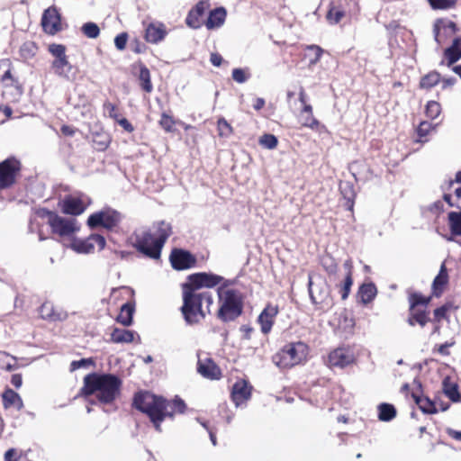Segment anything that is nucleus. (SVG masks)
Segmentation results:
<instances>
[{
	"instance_id": "obj_1",
	"label": "nucleus",
	"mask_w": 461,
	"mask_h": 461,
	"mask_svg": "<svg viewBox=\"0 0 461 461\" xmlns=\"http://www.w3.org/2000/svg\"><path fill=\"white\" fill-rule=\"evenodd\" d=\"M133 405L149 416L158 432L161 431V422L166 417L172 418L175 411L183 413L185 409V402L177 396L172 402H169L161 396L148 392L135 394Z\"/></svg>"
},
{
	"instance_id": "obj_2",
	"label": "nucleus",
	"mask_w": 461,
	"mask_h": 461,
	"mask_svg": "<svg viewBox=\"0 0 461 461\" xmlns=\"http://www.w3.org/2000/svg\"><path fill=\"white\" fill-rule=\"evenodd\" d=\"M121 379L112 374H88L84 378L82 392L86 396L95 395L101 404H110L120 395Z\"/></svg>"
},
{
	"instance_id": "obj_3",
	"label": "nucleus",
	"mask_w": 461,
	"mask_h": 461,
	"mask_svg": "<svg viewBox=\"0 0 461 461\" xmlns=\"http://www.w3.org/2000/svg\"><path fill=\"white\" fill-rule=\"evenodd\" d=\"M183 305L181 312L185 322L194 325L200 322L211 312L213 303L212 293L198 291L185 284L182 285Z\"/></svg>"
},
{
	"instance_id": "obj_4",
	"label": "nucleus",
	"mask_w": 461,
	"mask_h": 461,
	"mask_svg": "<svg viewBox=\"0 0 461 461\" xmlns=\"http://www.w3.org/2000/svg\"><path fill=\"white\" fill-rule=\"evenodd\" d=\"M231 281H224L218 288L220 308L217 316L224 322L232 321L241 315L243 311V298L241 293L228 286Z\"/></svg>"
},
{
	"instance_id": "obj_5",
	"label": "nucleus",
	"mask_w": 461,
	"mask_h": 461,
	"mask_svg": "<svg viewBox=\"0 0 461 461\" xmlns=\"http://www.w3.org/2000/svg\"><path fill=\"white\" fill-rule=\"evenodd\" d=\"M308 347L303 342L290 343L273 356L274 364L280 368H290L306 358Z\"/></svg>"
},
{
	"instance_id": "obj_6",
	"label": "nucleus",
	"mask_w": 461,
	"mask_h": 461,
	"mask_svg": "<svg viewBox=\"0 0 461 461\" xmlns=\"http://www.w3.org/2000/svg\"><path fill=\"white\" fill-rule=\"evenodd\" d=\"M135 247L138 251L151 258H159L161 249H158V240L149 230H142L135 234Z\"/></svg>"
},
{
	"instance_id": "obj_7",
	"label": "nucleus",
	"mask_w": 461,
	"mask_h": 461,
	"mask_svg": "<svg viewBox=\"0 0 461 461\" xmlns=\"http://www.w3.org/2000/svg\"><path fill=\"white\" fill-rule=\"evenodd\" d=\"M48 222L53 233H56L60 237H69L80 229L76 219L65 218L54 212H49Z\"/></svg>"
},
{
	"instance_id": "obj_8",
	"label": "nucleus",
	"mask_w": 461,
	"mask_h": 461,
	"mask_svg": "<svg viewBox=\"0 0 461 461\" xmlns=\"http://www.w3.org/2000/svg\"><path fill=\"white\" fill-rule=\"evenodd\" d=\"M121 221L122 215L120 212L111 208H106L91 214L87 219V225L91 229L103 226L105 229L111 230L116 227Z\"/></svg>"
},
{
	"instance_id": "obj_9",
	"label": "nucleus",
	"mask_w": 461,
	"mask_h": 461,
	"mask_svg": "<svg viewBox=\"0 0 461 461\" xmlns=\"http://www.w3.org/2000/svg\"><path fill=\"white\" fill-rule=\"evenodd\" d=\"M21 169V163L15 158H8L0 163V189L10 187Z\"/></svg>"
},
{
	"instance_id": "obj_10",
	"label": "nucleus",
	"mask_w": 461,
	"mask_h": 461,
	"mask_svg": "<svg viewBox=\"0 0 461 461\" xmlns=\"http://www.w3.org/2000/svg\"><path fill=\"white\" fill-rule=\"evenodd\" d=\"M224 278L221 276L212 274V273H195L190 275L188 276V281L185 283L187 285H190L192 288L202 291L201 289L205 288H212L220 284L224 283Z\"/></svg>"
},
{
	"instance_id": "obj_11",
	"label": "nucleus",
	"mask_w": 461,
	"mask_h": 461,
	"mask_svg": "<svg viewBox=\"0 0 461 461\" xmlns=\"http://www.w3.org/2000/svg\"><path fill=\"white\" fill-rule=\"evenodd\" d=\"M309 294L312 303L314 304H329L330 289L327 283L319 278L313 281L309 277Z\"/></svg>"
},
{
	"instance_id": "obj_12",
	"label": "nucleus",
	"mask_w": 461,
	"mask_h": 461,
	"mask_svg": "<svg viewBox=\"0 0 461 461\" xmlns=\"http://www.w3.org/2000/svg\"><path fill=\"white\" fill-rule=\"evenodd\" d=\"M95 244H97L99 249H103L105 247V239L99 234H92L85 240L75 239L70 244V248L82 254H88L94 251Z\"/></svg>"
},
{
	"instance_id": "obj_13",
	"label": "nucleus",
	"mask_w": 461,
	"mask_h": 461,
	"mask_svg": "<svg viewBox=\"0 0 461 461\" xmlns=\"http://www.w3.org/2000/svg\"><path fill=\"white\" fill-rule=\"evenodd\" d=\"M41 23L43 31L50 35H55L62 30L60 14L54 6L44 11Z\"/></svg>"
},
{
	"instance_id": "obj_14",
	"label": "nucleus",
	"mask_w": 461,
	"mask_h": 461,
	"mask_svg": "<svg viewBox=\"0 0 461 461\" xmlns=\"http://www.w3.org/2000/svg\"><path fill=\"white\" fill-rule=\"evenodd\" d=\"M194 257L183 249H173L170 255V262L173 268L184 270L192 267L195 264Z\"/></svg>"
},
{
	"instance_id": "obj_15",
	"label": "nucleus",
	"mask_w": 461,
	"mask_h": 461,
	"mask_svg": "<svg viewBox=\"0 0 461 461\" xmlns=\"http://www.w3.org/2000/svg\"><path fill=\"white\" fill-rule=\"evenodd\" d=\"M278 312V307L272 304H267L261 312L258 318V322L260 324L262 333L268 334L271 331Z\"/></svg>"
},
{
	"instance_id": "obj_16",
	"label": "nucleus",
	"mask_w": 461,
	"mask_h": 461,
	"mask_svg": "<svg viewBox=\"0 0 461 461\" xmlns=\"http://www.w3.org/2000/svg\"><path fill=\"white\" fill-rule=\"evenodd\" d=\"M39 313L43 320L50 321H65L68 318L67 312L57 309L55 306L49 302L41 304L39 309Z\"/></svg>"
},
{
	"instance_id": "obj_17",
	"label": "nucleus",
	"mask_w": 461,
	"mask_h": 461,
	"mask_svg": "<svg viewBox=\"0 0 461 461\" xmlns=\"http://www.w3.org/2000/svg\"><path fill=\"white\" fill-rule=\"evenodd\" d=\"M210 7L209 2L205 0L200 1L189 13L186 17V24L193 28L197 29L201 26L200 18L205 14L206 10Z\"/></svg>"
},
{
	"instance_id": "obj_18",
	"label": "nucleus",
	"mask_w": 461,
	"mask_h": 461,
	"mask_svg": "<svg viewBox=\"0 0 461 461\" xmlns=\"http://www.w3.org/2000/svg\"><path fill=\"white\" fill-rule=\"evenodd\" d=\"M197 372L208 379H219L221 377L220 368L211 358L198 359Z\"/></svg>"
},
{
	"instance_id": "obj_19",
	"label": "nucleus",
	"mask_w": 461,
	"mask_h": 461,
	"mask_svg": "<svg viewBox=\"0 0 461 461\" xmlns=\"http://www.w3.org/2000/svg\"><path fill=\"white\" fill-rule=\"evenodd\" d=\"M354 360L353 355L344 348H337L329 356L330 365L343 368Z\"/></svg>"
},
{
	"instance_id": "obj_20",
	"label": "nucleus",
	"mask_w": 461,
	"mask_h": 461,
	"mask_svg": "<svg viewBox=\"0 0 461 461\" xmlns=\"http://www.w3.org/2000/svg\"><path fill=\"white\" fill-rule=\"evenodd\" d=\"M250 387L245 381L241 380L234 384L231 392V398L237 407L248 401L250 398Z\"/></svg>"
},
{
	"instance_id": "obj_21",
	"label": "nucleus",
	"mask_w": 461,
	"mask_h": 461,
	"mask_svg": "<svg viewBox=\"0 0 461 461\" xmlns=\"http://www.w3.org/2000/svg\"><path fill=\"white\" fill-rule=\"evenodd\" d=\"M153 234L158 240V249H162L166 240L172 234V226L166 221H159L153 224Z\"/></svg>"
},
{
	"instance_id": "obj_22",
	"label": "nucleus",
	"mask_w": 461,
	"mask_h": 461,
	"mask_svg": "<svg viewBox=\"0 0 461 461\" xmlns=\"http://www.w3.org/2000/svg\"><path fill=\"white\" fill-rule=\"evenodd\" d=\"M3 404L5 409L15 407L20 411L23 408V402L21 396L14 390L7 388L2 394Z\"/></svg>"
},
{
	"instance_id": "obj_23",
	"label": "nucleus",
	"mask_w": 461,
	"mask_h": 461,
	"mask_svg": "<svg viewBox=\"0 0 461 461\" xmlns=\"http://www.w3.org/2000/svg\"><path fill=\"white\" fill-rule=\"evenodd\" d=\"M86 210V205L79 198L68 197L63 202V212L70 215H79Z\"/></svg>"
},
{
	"instance_id": "obj_24",
	"label": "nucleus",
	"mask_w": 461,
	"mask_h": 461,
	"mask_svg": "<svg viewBox=\"0 0 461 461\" xmlns=\"http://www.w3.org/2000/svg\"><path fill=\"white\" fill-rule=\"evenodd\" d=\"M350 12L351 10H348V13ZM347 13L348 10L344 5L331 3L327 13L326 19L329 23L337 24L347 15Z\"/></svg>"
},
{
	"instance_id": "obj_25",
	"label": "nucleus",
	"mask_w": 461,
	"mask_h": 461,
	"mask_svg": "<svg viewBox=\"0 0 461 461\" xmlns=\"http://www.w3.org/2000/svg\"><path fill=\"white\" fill-rule=\"evenodd\" d=\"M226 14V10L223 7L211 11L205 23L206 27L209 30L221 27L225 22Z\"/></svg>"
},
{
	"instance_id": "obj_26",
	"label": "nucleus",
	"mask_w": 461,
	"mask_h": 461,
	"mask_svg": "<svg viewBox=\"0 0 461 461\" xmlns=\"http://www.w3.org/2000/svg\"><path fill=\"white\" fill-rule=\"evenodd\" d=\"M429 321V318L426 310L420 308H410V315L408 318V323L411 326H414L416 323L424 327Z\"/></svg>"
},
{
	"instance_id": "obj_27",
	"label": "nucleus",
	"mask_w": 461,
	"mask_h": 461,
	"mask_svg": "<svg viewBox=\"0 0 461 461\" xmlns=\"http://www.w3.org/2000/svg\"><path fill=\"white\" fill-rule=\"evenodd\" d=\"M448 276L445 263H442L440 266L439 272L438 276L434 278L432 284L433 294L435 296H439L442 293L443 286L447 283Z\"/></svg>"
},
{
	"instance_id": "obj_28",
	"label": "nucleus",
	"mask_w": 461,
	"mask_h": 461,
	"mask_svg": "<svg viewBox=\"0 0 461 461\" xmlns=\"http://www.w3.org/2000/svg\"><path fill=\"white\" fill-rule=\"evenodd\" d=\"M445 57L447 59L448 66H451L461 58V38L454 39L450 47L445 50Z\"/></svg>"
},
{
	"instance_id": "obj_29",
	"label": "nucleus",
	"mask_w": 461,
	"mask_h": 461,
	"mask_svg": "<svg viewBox=\"0 0 461 461\" xmlns=\"http://www.w3.org/2000/svg\"><path fill=\"white\" fill-rule=\"evenodd\" d=\"M412 397L423 413L433 414L437 412L434 402L429 397L418 395L415 393H412Z\"/></svg>"
},
{
	"instance_id": "obj_30",
	"label": "nucleus",
	"mask_w": 461,
	"mask_h": 461,
	"mask_svg": "<svg viewBox=\"0 0 461 461\" xmlns=\"http://www.w3.org/2000/svg\"><path fill=\"white\" fill-rule=\"evenodd\" d=\"M377 289L375 284L368 283L363 284L358 291V294L360 296L361 302L364 304H367L371 303L375 297L376 296Z\"/></svg>"
},
{
	"instance_id": "obj_31",
	"label": "nucleus",
	"mask_w": 461,
	"mask_h": 461,
	"mask_svg": "<svg viewBox=\"0 0 461 461\" xmlns=\"http://www.w3.org/2000/svg\"><path fill=\"white\" fill-rule=\"evenodd\" d=\"M134 339V332L115 328L111 334V340L114 343H130Z\"/></svg>"
},
{
	"instance_id": "obj_32",
	"label": "nucleus",
	"mask_w": 461,
	"mask_h": 461,
	"mask_svg": "<svg viewBox=\"0 0 461 461\" xmlns=\"http://www.w3.org/2000/svg\"><path fill=\"white\" fill-rule=\"evenodd\" d=\"M166 32L161 26H156L149 24L146 29L145 38L147 41L151 43H157L164 39Z\"/></svg>"
},
{
	"instance_id": "obj_33",
	"label": "nucleus",
	"mask_w": 461,
	"mask_h": 461,
	"mask_svg": "<svg viewBox=\"0 0 461 461\" xmlns=\"http://www.w3.org/2000/svg\"><path fill=\"white\" fill-rule=\"evenodd\" d=\"M52 68L57 75L68 77V74L71 70L68 57L55 59L52 62Z\"/></svg>"
},
{
	"instance_id": "obj_34",
	"label": "nucleus",
	"mask_w": 461,
	"mask_h": 461,
	"mask_svg": "<svg viewBox=\"0 0 461 461\" xmlns=\"http://www.w3.org/2000/svg\"><path fill=\"white\" fill-rule=\"evenodd\" d=\"M443 391L444 393L453 402H458L460 400V394L458 392V386L456 383L451 382L448 378L443 381Z\"/></svg>"
},
{
	"instance_id": "obj_35",
	"label": "nucleus",
	"mask_w": 461,
	"mask_h": 461,
	"mask_svg": "<svg viewBox=\"0 0 461 461\" xmlns=\"http://www.w3.org/2000/svg\"><path fill=\"white\" fill-rule=\"evenodd\" d=\"M134 312V307L130 303H125L121 308V312L117 317V320L120 323L124 326H129L132 321V314Z\"/></svg>"
},
{
	"instance_id": "obj_36",
	"label": "nucleus",
	"mask_w": 461,
	"mask_h": 461,
	"mask_svg": "<svg viewBox=\"0 0 461 461\" xmlns=\"http://www.w3.org/2000/svg\"><path fill=\"white\" fill-rule=\"evenodd\" d=\"M379 414L378 418L383 421H389L393 420L396 415L395 408L389 403H381L378 407Z\"/></svg>"
},
{
	"instance_id": "obj_37",
	"label": "nucleus",
	"mask_w": 461,
	"mask_h": 461,
	"mask_svg": "<svg viewBox=\"0 0 461 461\" xmlns=\"http://www.w3.org/2000/svg\"><path fill=\"white\" fill-rule=\"evenodd\" d=\"M448 221L451 232L454 235L461 236V211L448 213Z\"/></svg>"
},
{
	"instance_id": "obj_38",
	"label": "nucleus",
	"mask_w": 461,
	"mask_h": 461,
	"mask_svg": "<svg viewBox=\"0 0 461 461\" xmlns=\"http://www.w3.org/2000/svg\"><path fill=\"white\" fill-rule=\"evenodd\" d=\"M139 79L140 81V86L142 89L147 93H150L153 89L150 81V73L149 70L144 65L140 66Z\"/></svg>"
},
{
	"instance_id": "obj_39",
	"label": "nucleus",
	"mask_w": 461,
	"mask_h": 461,
	"mask_svg": "<svg viewBox=\"0 0 461 461\" xmlns=\"http://www.w3.org/2000/svg\"><path fill=\"white\" fill-rule=\"evenodd\" d=\"M37 50L38 47L33 41L24 42L20 49L21 55L24 59H32L36 55Z\"/></svg>"
},
{
	"instance_id": "obj_40",
	"label": "nucleus",
	"mask_w": 461,
	"mask_h": 461,
	"mask_svg": "<svg viewBox=\"0 0 461 461\" xmlns=\"http://www.w3.org/2000/svg\"><path fill=\"white\" fill-rule=\"evenodd\" d=\"M440 76L437 72H432L425 77H423L420 80V87L422 88H430L437 85L439 82Z\"/></svg>"
},
{
	"instance_id": "obj_41",
	"label": "nucleus",
	"mask_w": 461,
	"mask_h": 461,
	"mask_svg": "<svg viewBox=\"0 0 461 461\" xmlns=\"http://www.w3.org/2000/svg\"><path fill=\"white\" fill-rule=\"evenodd\" d=\"M82 32L90 39H95L98 37L100 33V29L98 25L95 23H85L82 28Z\"/></svg>"
},
{
	"instance_id": "obj_42",
	"label": "nucleus",
	"mask_w": 461,
	"mask_h": 461,
	"mask_svg": "<svg viewBox=\"0 0 461 461\" xmlns=\"http://www.w3.org/2000/svg\"><path fill=\"white\" fill-rule=\"evenodd\" d=\"M258 143L266 149H273L277 146L278 140L273 134H264L259 138Z\"/></svg>"
},
{
	"instance_id": "obj_43",
	"label": "nucleus",
	"mask_w": 461,
	"mask_h": 461,
	"mask_svg": "<svg viewBox=\"0 0 461 461\" xmlns=\"http://www.w3.org/2000/svg\"><path fill=\"white\" fill-rule=\"evenodd\" d=\"M441 28H444L445 30H449L452 32H455L456 30V25L454 22L448 21L447 23L443 22H438L434 26V36L435 40L439 42V31Z\"/></svg>"
},
{
	"instance_id": "obj_44",
	"label": "nucleus",
	"mask_w": 461,
	"mask_h": 461,
	"mask_svg": "<svg viewBox=\"0 0 461 461\" xmlns=\"http://www.w3.org/2000/svg\"><path fill=\"white\" fill-rule=\"evenodd\" d=\"M321 265L329 275H335L338 270V264L332 257L326 256L321 259Z\"/></svg>"
},
{
	"instance_id": "obj_45",
	"label": "nucleus",
	"mask_w": 461,
	"mask_h": 461,
	"mask_svg": "<svg viewBox=\"0 0 461 461\" xmlns=\"http://www.w3.org/2000/svg\"><path fill=\"white\" fill-rule=\"evenodd\" d=\"M410 308H418V306H423L426 308L429 302V298L423 297L420 294H412L410 298Z\"/></svg>"
},
{
	"instance_id": "obj_46",
	"label": "nucleus",
	"mask_w": 461,
	"mask_h": 461,
	"mask_svg": "<svg viewBox=\"0 0 461 461\" xmlns=\"http://www.w3.org/2000/svg\"><path fill=\"white\" fill-rule=\"evenodd\" d=\"M433 9H450L455 6V0H429Z\"/></svg>"
},
{
	"instance_id": "obj_47",
	"label": "nucleus",
	"mask_w": 461,
	"mask_h": 461,
	"mask_svg": "<svg viewBox=\"0 0 461 461\" xmlns=\"http://www.w3.org/2000/svg\"><path fill=\"white\" fill-rule=\"evenodd\" d=\"M0 77L2 81L12 78L11 62L9 59H4L0 62Z\"/></svg>"
},
{
	"instance_id": "obj_48",
	"label": "nucleus",
	"mask_w": 461,
	"mask_h": 461,
	"mask_svg": "<svg viewBox=\"0 0 461 461\" xmlns=\"http://www.w3.org/2000/svg\"><path fill=\"white\" fill-rule=\"evenodd\" d=\"M440 113V105L436 101H429L426 106V114L431 119L437 118Z\"/></svg>"
},
{
	"instance_id": "obj_49",
	"label": "nucleus",
	"mask_w": 461,
	"mask_h": 461,
	"mask_svg": "<svg viewBox=\"0 0 461 461\" xmlns=\"http://www.w3.org/2000/svg\"><path fill=\"white\" fill-rule=\"evenodd\" d=\"M50 53L55 57V59H59L63 57H67L66 55V47L62 44H50L48 48Z\"/></svg>"
},
{
	"instance_id": "obj_50",
	"label": "nucleus",
	"mask_w": 461,
	"mask_h": 461,
	"mask_svg": "<svg viewBox=\"0 0 461 461\" xmlns=\"http://www.w3.org/2000/svg\"><path fill=\"white\" fill-rule=\"evenodd\" d=\"M159 124L167 132H172L174 131L175 121L167 113H162Z\"/></svg>"
},
{
	"instance_id": "obj_51",
	"label": "nucleus",
	"mask_w": 461,
	"mask_h": 461,
	"mask_svg": "<svg viewBox=\"0 0 461 461\" xmlns=\"http://www.w3.org/2000/svg\"><path fill=\"white\" fill-rule=\"evenodd\" d=\"M249 77L247 68H234L232 70V78L239 84L245 83L249 79Z\"/></svg>"
},
{
	"instance_id": "obj_52",
	"label": "nucleus",
	"mask_w": 461,
	"mask_h": 461,
	"mask_svg": "<svg viewBox=\"0 0 461 461\" xmlns=\"http://www.w3.org/2000/svg\"><path fill=\"white\" fill-rule=\"evenodd\" d=\"M353 285V279L351 276V274L346 275L343 286L341 287V298L342 300H345L348 298L351 286Z\"/></svg>"
},
{
	"instance_id": "obj_53",
	"label": "nucleus",
	"mask_w": 461,
	"mask_h": 461,
	"mask_svg": "<svg viewBox=\"0 0 461 461\" xmlns=\"http://www.w3.org/2000/svg\"><path fill=\"white\" fill-rule=\"evenodd\" d=\"M217 124L221 136H229L231 133L232 129L225 119H219Z\"/></svg>"
},
{
	"instance_id": "obj_54",
	"label": "nucleus",
	"mask_w": 461,
	"mask_h": 461,
	"mask_svg": "<svg viewBox=\"0 0 461 461\" xmlns=\"http://www.w3.org/2000/svg\"><path fill=\"white\" fill-rule=\"evenodd\" d=\"M307 50H308V51L312 52L313 55V58L311 59L310 63L311 64L317 63L320 60L321 56L322 54V51H323L322 49L316 45H311L307 48Z\"/></svg>"
},
{
	"instance_id": "obj_55",
	"label": "nucleus",
	"mask_w": 461,
	"mask_h": 461,
	"mask_svg": "<svg viewBox=\"0 0 461 461\" xmlns=\"http://www.w3.org/2000/svg\"><path fill=\"white\" fill-rule=\"evenodd\" d=\"M127 40H128V35L126 32L118 34L114 39L115 47L119 50H123L126 47Z\"/></svg>"
},
{
	"instance_id": "obj_56",
	"label": "nucleus",
	"mask_w": 461,
	"mask_h": 461,
	"mask_svg": "<svg viewBox=\"0 0 461 461\" xmlns=\"http://www.w3.org/2000/svg\"><path fill=\"white\" fill-rule=\"evenodd\" d=\"M303 125L311 129L318 126L319 122L313 117L312 114H302Z\"/></svg>"
},
{
	"instance_id": "obj_57",
	"label": "nucleus",
	"mask_w": 461,
	"mask_h": 461,
	"mask_svg": "<svg viewBox=\"0 0 461 461\" xmlns=\"http://www.w3.org/2000/svg\"><path fill=\"white\" fill-rule=\"evenodd\" d=\"M104 112L108 113L109 117L113 118V120H118L119 113L117 112V108L114 104H113L110 102H106L104 104Z\"/></svg>"
},
{
	"instance_id": "obj_58",
	"label": "nucleus",
	"mask_w": 461,
	"mask_h": 461,
	"mask_svg": "<svg viewBox=\"0 0 461 461\" xmlns=\"http://www.w3.org/2000/svg\"><path fill=\"white\" fill-rule=\"evenodd\" d=\"M92 364H94V361L92 360V358H83L78 361H73L71 363V370H76V369H78L81 367H86Z\"/></svg>"
},
{
	"instance_id": "obj_59",
	"label": "nucleus",
	"mask_w": 461,
	"mask_h": 461,
	"mask_svg": "<svg viewBox=\"0 0 461 461\" xmlns=\"http://www.w3.org/2000/svg\"><path fill=\"white\" fill-rule=\"evenodd\" d=\"M447 312V307L445 305L441 306L439 308H437L434 311L435 320L437 321H440L442 319H444L446 317Z\"/></svg>"
},
{
	"instance_id": "obj_60",
	"label": "nucleus",
	"mask_w": 461,
	"mask_h": 461,
	"mask_svg": "<svg viewBox=\"0 0 461 461\" xmlns=\"http://www.w3.org/2000/svg\"><path fill=\"white\" fill-rule=\"evenodd\" d=\"M19 456L16 449L10 448L5 454V461H18Z\"/></svg>"
},
{
	"instance_id": "obj_61",
	"label": "nucleus",
	"mask_w": 461,
	"mask_h": 461,
	"mask_svg": "<svg viewBox=\"0 0 461 461\" xmlns=\"http://www.w3.org/2000/svg\"><path fill=\"white\" fill-rule=\"evenodd\" d=\"M116 122L128 132L133 131V126L130 123V122L125 118H118Z\"/></svg>"
},
{
	"instance_id": "obj_62",
	"label": "nucleus",
	"mask_w": 461,
	"mask_h": 461,
	"mask_svg": "<svg viewBox=\"0 0 461 461\" xmlns=\"http://www.w3.org/2000/svg\"><path fill=\"white\" fill-rule=\"evenodd\" d=\"M222 57L218 53H212L210 57L211 63L215 67H220L222 63Z\"/></svg>"
},
{
	"instance_id": "obj_63",
	"label": "nucleus",
	"mask_w": 461,
	"mask_h": 461,
	"mask_svg": "<svg viewBox=\"0 0 461 461\" xmlns=\"http://www.w3.org/2000/svg\"><path fill=\"white\" fill-rule=\"evenodd\" d=\"M11 383L15 388H20L23 384L22 375L20 374L13 375Z\"/></svg>"
},
{
	"instance_id": "obj_64",
	"label": "nucleus",
	"mask_w": 461,
	"mask_h": 461,
	"mask_svg": "<svg viewBox=\"0 0 461 461\" xmlns=\"http://www.w3.org/2000/svg\"><path fill=\"white\" fill-rule=\"evenodd\" d=\"M60 131L66 136H73L75 134V129L68 125H63Z\"/></svg>"
}]
</instances>
